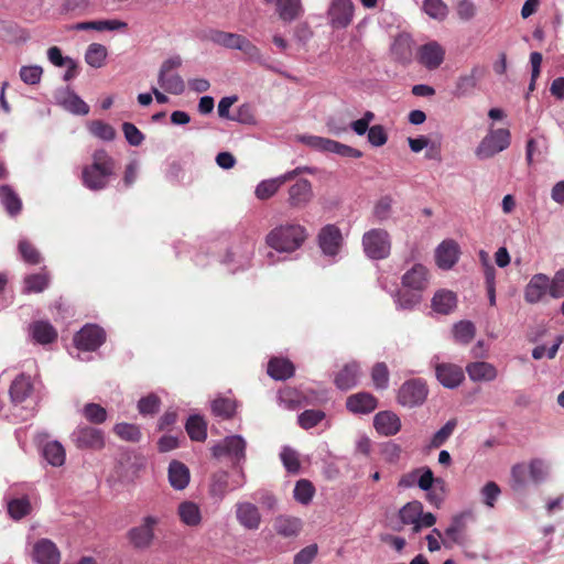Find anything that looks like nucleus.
<instances>
[{"label": "nucleus", "mask_w": 564, "mask_h": 564, "mask_svg": "<svg viewBox=\"0 0 564 564\" xmlns=\"http://www.w3.org/2000/svg\"><path fill=\"white\" fill-rule=\"evenodd\" d=\"M306 238L307 231L305 227L300 224L288 223L274 227L265 237V243L273 250L267 253V263L272 265L280 261L288 260V256L279 257L276 253L290 254L299 250Z\"/></svg>", "instance_id": "obj_1"}, {"label": "nucleus", "mask_w": 564, "mask_h": 564, "mask_svg": "<svg viewBox=\"0 0 564 564\" xmlns=\"http://www.w3.org/2000/svg\"><path fill=\"white\" fill-rule=\"evenodd\" d=\"M254 250L251 239H240L218 251L216 260L230 274L246 272L252 268Z\"/></svg>", "instance_id": "obj_2"}, {"label": "nucleus", "mask_w": 564, "mask_h": 564, "mask_svg": "<svg viewBox=\"0 0 564 564\" xmlns=\"http://www.w3.org/2000/svg\"><path fill=\"white\" fill-rule=\"evenodd\" d=\"M113 171V159L105 150H96L91 163L83 167V184L90 191H101L107 187Z\"/></svg>", "instance_id": "obj_3"}, {"label": "nucleus", "mask_w": 564, "mask_h": 564, "mask_svg": "<svg viewBox=\"0 0 564 564\" xmlns=\"http://www.w3.org/2000/svg\"><path fill=\"white\" fill-rule=\"evenodd\" d=\"M316 243L324 258L330 264L337 263L341 259V250L344 248V237L340 228L335 224L323 226L316 236Z\"/></svg>", "instance_id": "obj_4"}, {"label": "nucleus", "mask_w": 564, "mask_h": 564, "mask_svg": "<svg viewBox=\"0 0 564 564\" xmlns=\"http://www.w3.org/2000/svg\"><path fill=\"white\" fill-rule=\"evenodd\" d=\"M234 471L230 475L227 470L221 469L212 474L208 494L216 502L223 501L228 492L243 487L246 482L243 468L239 467V470L234 469Z\"/></svg>", "instance_id": "obj_5"}, {"label": "nucleus", "mask_w": 564, "mask_h": 564, "mask_svg": "<svg viewBox=\"0 0 564 564\" xmlns=\"http://www.w3.org/2000/svg\"><path fill=\"white\" fill-rule=\"evenodd\" d=\"M161 518L155 514H145L138 525L127 531V539L134 550L144 551L152 546L156 539V528Z\"/></svg>", "instance_id": "obj_6"}, {"label": "nucleus", "mask_w": 564, "mask_h": 564, "mask_svg": "<svg viewBox=\"0 0 564 564\" xmlns=\"http://www.w3.org/2000/svg\"><path fill=\"white\" fill-rule=\"evenodd\" d=\"M247 442L243 436L239 434L226 436L221 442L212 447V455L215 458L227 456L231 459L232 469L242 467L246 460Z\"/></svg>", "instance_id": "obj_7"}, {"label": "nucleus", "mask_w": 564, "mask_h": 564, "mask_svg": "<svg viewBox=\"0 0 564 564\" xmlns=\"http://www.w3.org/2000/svg\"><path fill=\"white\" fill-rule=\"evenodd\" d=\"M511 143V133L508 129H489L475 150L479 160H487L505 151Z\"/></svg>", "instance_id": "obj_8"}, {"label": "nucleus", "mask_w": 564, "mask_h": 564, "mask_svg": "<svg viewBox=\"0 0 564 564\" xmlns=\"http://www.w3.org/2000/svg\"><path fill=\"white\" fill-rule=\"evenodd\" d=\"M365 254L371 260H382L390 256L391 240L387 230L375 228L362 236Z\"/></svg>", "instance_id": "obj_9"}, {"label": "nucleus", "mask_w": 564, "mask_h": 564, "mask_svg": "<svg viewBox=\"0 0 564 564\" xmlns=\"http://www.w3.org/2000/svg\"><path fill=\"white\" fill-rule=\"evenodd\" d=\"M300 141L316 151L323 153H334L341 158L359 159L364 155L362 152L358 149L318 135H301Z\"/></svg>", "instance_id": "obj_10"}, {"label": "nucleus", "mask_w": 564, "mask_h": 564, "mask_svg": "<svg viewBox=\"0 0 564 564\" xmlns=\"http://www.w3.org/2000/svg\"><path fill=\"white\" fill-rule=\"evenodd\" d=\"M182 57L174 55L165 59L158 74V84L162 89L172 95H182L185 91L184 79L178 74H170L182 66Z\"/></svg>", "instance_id": "obj_11"}, {"label": "nucleus", "mask_w": 564, "mask_h": 564, "mask_svg": "<svg viewBox=\"0 0 564 564\" xmlns=\"http://www.w3.org/2000/svg\"><path fill=\"white\" fill-rule=\"evenodd\" d=\"M429 394L426 382L421 378L405 380L398 391V402L400 405L413 409L421 406Z\"/></svg>", "instance_id": "obj_12"}, {"label": "nucleus", "mask_w": 564, "mask_h": 564, "mask_svg": "<svg viewBox=\"0 0 564 564\" xmlns=\"http://www.w3.org/2000/svg\"><path fill=\"white\" fill-rule=\"evenodd\" d=\"M73 341L78 352L96 351L106 341V332L97 324H86L75 333Z\"/></svg>", "instance_id": "obj_13"}, {"label": "nucleus", "mask_w": 564, "mask_h": 564, "mask_svg": "<svg viewBox=\"0 0 564 564\" xmlns=\"http://www.w3.org/2000/svg\"><path fill=\"white\" fill-rule=\"evenodd\" d=\"M55 104L75 116L89 113V106L69 87H59L54 91Z\"/></svg>", "instance_id": "obj_14"}, {"label": "nucleus", "mask_w": 564, "mask_h": 564, "mask_svg": "<svg viewBox=\"0 0 564 564\" xmlns=\"http://www.w3.org/2000/svg\"><path fill=\"white\" fill-rule=\"evenodd\" d=\"M70 438L79 449L99 451L105 446L104 433L93 426H78L72 433Z\"/></svg>", "instance_id": "obj_15"}, {"label": "nucleus", "mask_w": 564, "mask_h": 564, "mask_svg": "<svg viewBox=\"0 0 564 564\" xmlns=\"http://www.w3.org/2000/svg\"><path fill=\"white\" fill-rule=\"evenodd\" d=\"M445 58V50L436 41H430L417 50V61L429 70L438 68Z\"/></svg>", "instance_id": "obj_16"}, {"label": "nucleus", "mask_w": 564, "mask_h": 564, "mask_svg": "<svg viewBox=\"0 0 564 564\" xmlns=\"http://www.w3.org/2000/svg\"><path fill=\"white\" fill-rule=\"evenodd\" d=\"M435 376L437 381L447 389L459 387L465 379V372L462 367L451 362L436 364Z\"/></svg>", "instance_id": "obj_17"}, {"label": "nucleus", "mask_w": 564, "mask_h": 564, "mask_svg": "<svg viewBox=\"0 0 564 564\" xmlns=\"http://www.w3.org/2000/svg\"><path fill=\"white\" fill-rule=\"evenodd\" d=\"M484 75V68L475 65L468 74H462L458 76L453 95L456 98H466L475 94L478 83Z\"/></svg>", "instance_id": "obj_18"}, {"label": "nucleus", "mask_w": 564, "mask_h": 564, "mask_svg": "<svg viewBox=\"0 0 564 564\" xmlns=\"http://www.w3.org/2000/svg\"><path fill=\"white\" fill-rule=\"evenodd\" d=\"M34 392V382L31 376L25 373L18 375L10 384V400L14 405L22 404L32 397Z\"/></svg>", "instance_id": "obj_19"}, {"label": "nucleus", "mask_w": 564, "mask_h": 564, "mask_svg": "<svg viewBox=\"0 0 564 564\" xmlns=\"http://www.w3.org/2000/svg\"><path fill=\"white\" fill-rule=\"evenodd\" d=\"M354 8L351 0H334L329 9L332 25L336 29L347 28L352 20Z\"/></svg>", "instance_id": "obj_20"}, {"label": "nucleus", "mask_w": 564, "mask_h": 564, "mask_svg": "<svg viewBox=\"0 0 564 564\" xmlns=\"http://www.w3.org/2000/svg\"><path fill=\"white\" fill-rule=\"evenodd\" d=\"M32 558L37 564H58L61 553L53 541L40 539L33 546Z\"/></svg>", "instance_id": "obj_21"}, {"label": "nucleus", "mask_w": 564, "mask_h": 564, "mask_svg": "<svg viewBox=\"0 0 564 564\" xmlns=\"http://www.w3.org/2000/svg\"><path fill=\"white\" fill-rule=\"evenodd\" d=\"M378 406L377 398L370 392H357L346 399V408L354 414H369Z\"/></svg>", "instance_id": "obj_22"}, {"label": "nucleus", "mask_w": 564, "mask_h": 564, "mask_svg": "<svg viewBox=\"0 0 564 564\" xmlns=\"http://www.w3.org/2000/svg\"><path fill=\"white\" fill-rule=\"evenodd\" d=\"M313 198L312 183L306 178H300L289 188L288 203L293 208L305 207Z\"/></svg>", "instance_id": "obj_23"}, {"label": "nucleus", "mask_w": 564, "mask_h": 564, "mask_svg": "<svg viewBox=\"0 0 564 564\" xmlns=\"http://www.w3.org/2000/svg\"><path fill=\"white\" fill-rule=\"evenodd\" d=\"M390 295L393 299L397 310L401 311H412L414 310L422 301V292L404 288L402 289L395 288L388 290Z\"/></svg>", "instance_id": "obj_24"}, {"label": "nucleus", "mask_w": 564, "mask_h": 564, "mask_svg": "<svg viewBox=\"0 0 564 564\" xmlns=\"http://www.w3.org/2000/svg\"><path fill=\"white\" fill-rule=\"evenodd\" d=\"M459 259V248L454 240L442 241L435 250V260L440 269H452Z\"/></svg>", "instance_id": "obj_25"}, {"label": "nucleus", "mask_w": 564, "mask_h": 564, "mask_svg": "<svg viewBox=\"0 0 564 564\" xmlns=\"http://www.w3.org/2000/svg\"><path fill=\"white\" fill-rule=\"evenodd\" d=\"M550 279L544 273L534 274L524 289V300L529 304L539 303L549 293Z\"/></svg>", "instance_id": "obj_26"}, {"label": "nucleus", "mask_w": 564, "mask_h": 564, "mask_svg": "<svg viewBox=\"0 0 564 564\" xmlns=\"http://www.w3.org/2000/svg\"><path fill=\"white\" fill-rule=\"evenodd\" d=\"M373 427L383 436H393L401 430V420L392 411H380L373 416Z\"/></svg>", "instance_id": "obj_27"}, {"label": "nucleus", "mask_w": 564, "mask_h": 564, "mask_svg": "<svg viewBox=\"0 0 564 564\" xmlns=\"http://www.w3.org/2000/svg\"><path fill=\"white\" fill-rule=\"evenodd\" d=\"M236 518L240 525L248 530H257L261 523L259 509L251 502H238L236 505Z\"/></svg>", "instance_id": "obj_28"}, {"label": "nucleus", "mask_w": 564, "mask_h": 564, "mask_svg": "<svg viewBox=\"0 0 564 564\" xmlns=\"http://www.w3.org/2000/svg\"><path fill=\"white\" fill-rule=\"evenodd\" d=\"M205 39L227 50L239 51L246 36L234 32L209 29L206 31Z\"/></svg>", "instance_id": "obj_29"}, {"label": "nucleus", "mask_w": 564, "mask_h": 564, "mask_svg": "<svg viewBox=\"0 0 564 564\" xmlns=\"http://www.w3.org/2000/svg\"><path fill=\"white\" fill-rule=\"evenodd\" d=\"M466 372L473 382H491L498 377L497 368L492 364L482 360L467 364Z\"/></svg>", "instance_id": "obj_30"}, {"label": "nucleus", "mask_w": 564, "mask_h": 564, "mask_svg": "<svg viewBox=\"0 0 564 564\" xmlns=\"http://www.w3.org/2000/svg\"><path fill=\"white\" fill-rule=\"evenodd\" d=\"M29 334L34 343L48 345L57 339V330L48 321H35L29 326Z\"/></svg>", "instance_id": "obj_31"}, {"label": "nucleus", "mask_w": 564, "mask_h": 564, "mask_svg": "<svg viewBox=\"0 0 564 564\" xmlns=\"http://www.w3.org/2000/svg\"><path fill=\"white\" fill-rule=\"evenodd\" d=\"M360 367L356 361L346 364L335 376L334 383L341 390L347 391L358 384Z\"/></svg>", "instance_id": "obj_32"}, {"label": "nucleus", "mask_w": 564, "mask_h": 564, "mask_svg": "<svg viewBox=\"0 0 564 564\" xmlns=\"http://www.w3.org/2000/svg\"><path fill=\"white\" fill-rule=\"evenodd\" d=\"M167 477L169 482L173 489L183 490L189 484L191 473L188 467L184 463L173 459L169 464Z\"/></svg>", "instance_id": "obj_33"}, {"label": "nucleus", "mask_w": 564, "mask_h": 564, "mask_svg": "<svg viewBox=\"0 0 564 564\" xmlns=\"http://www.w3.org/2000/svg\"><path fill=\"white\" fill-rule=\"evenodd\" d=\"M432 310L442 315L451 314L457 306V296L449 290H438L431 301Z\"/></svg>", "instance_id": "obj_34"}, {"label": "nucleus", "mask_w": 564, "mask_h": 564, "mask_svg": "<svg viewBox=\"0 0 564 564\" xmlns=\"http://www.w3.org/2000/svg\"><path fill=\"white\" fill-rule=\"evenodd\" d=\"M401 283L404 288L423 292L427 286V269L422 264L413 265L403 274Z\"/></svg>", "instance_id": "obj_35"}, {"label": "nucleus", "mask_w": 564, "mask_h": 564, "mask_svg": "<svg viewBox=\"0 0 564 564\" xmlns=\"http://www.w3.org/2000/svg\"><path fill=\"white\" fill-rule=\"evenodd\" d=\"M0 204L10 217L18 216L22 210V200L11 185H0Z\"/></svg>", "instance_id": "obj_36"}, {"label": "nucleus", "mask_w": 564, "mask_h": 564, "mask_svg": "<svg viewBox=\"0 0 564 564\" xmlns=\"http://www.w3.org/2000/svg\"><path fill=\"white\" fill-rule=\"evenodd\" d=\"M267 372L272 379L284 381L294 375L295 367L286 358L273 357L268 362Z\"/></svg>", "instance_id": "obj_37"}, {"label": "nucleus", "mask_w": 564, "mask_h": 564, "mask_svg": "<svg viewBox=\"0 0 564 564\" xmlns=\"http://www.w3.org/2000/svg\"><path fill=\"white\" fill-rule=\"evenodd\" d=\"M51 282V276L44 270L36 273L26 274L22 281V293L33 294L45 291Z\"/></svg>", "instance_id": "obj_38"}, {"label": "nucleus", "mask_w": 564, "mask_h": 564, "mask_svg": "<svg viewBox=\"0 0 564 564\" xmlns=\"http://www.w3.org/2000/svg\"><path fill=\"white\" fill-rule=\"evenodd\" d=\"M7 511L11 519L19 521L31 513L32 506L28 496L19 498L4 497Z\"/></svg>", "instance_id": "obj_39"}, {"label": "nucleus", "mask_w": 564, "mask_h": 564, "mask_svg": "<svg viewBox=\"0 0 564 564\" xmlns=\"http://www.w3.org/2000/svg\"><path fill=\"white\" fill-rule=\"evenodd\" d=\"M421 509H423L422 502L417 500L410 501L405 503L400 510H399V519L402 524H412L413 532L419 533L420 532V525H417L420 516H421Z\"/></svg>", "instance_id": "obj_40"}, {"label": "nucleus", "mask_w": 564, "mask_h": 564, "mask_svg": "<svg viewBox=\"0 0 564 564\" xmlns=\"http://www.w3.org/2000/svg\"><path fill=\"white\" fill-rule=\"evenodd\" d=\"M177 514L182 523L187 527H197L202 522V512L197 503L186 500L177 507Z\"/></svg>", "instance_id": "obj_41"}, {"label": "nucleus", "mask_w": 564, "mask_h": 564, "mask_svg": "<svg viewBox=\"0 0 564 564\" xmlns=\"http://www.w3.org/2000/svg\"><path fill=\"white\" fill-rule=\"evenodd\" d=\"M17 249L21 260L29 265H37L44 260L37 248L24 237L19 239Z\"/></svg>", "instance_id": "obj_42"}, {"label": "nucleus", "mask_w": 564, "mask_h": 564, "mask_svg": "<svg viewBox=\"0 0 564 564\" xmlns=\"http://www.w3.org/2000/svg\"><path fill=\"white\" fill-rule=\"evenodd\" d=\"M185 430L192 441L204 442L207 438V423L199 414L187 417Z\"/></svg>", "instance_id": "obj_43"}, {"label": "nucleus", "mask_w": 564, "mask_h": 564, "mask_svg": "<svg viewBox=\"0 0 564 564\" xmlns=\"http://www.w3.org/2000/svg\"><path fill=\"white\" fill-rule=\"evenodd\" d=\"M274 529L283 538H293L300 533L302 522L299 518L280 516L275 519Z\"/></svg>", "instance_id": "obj_44"}, {"label": "nucleus", "mask_w": 564, "mask_h": 564, "mask_svg": "<svg viewBox=\"0 0 564 564\" xmlns=\"http://www.w3.org/2000/svg\"><path fill=\"white\" fill-rule=\"evenodd\" d=\"M42 456L50 465L59 467L65 463V448L58 441H51L43 446Z\"/></svg>", "instance_id": "obj_45"}, {"label": "nucleus", "mask_w": 564, "mask_h": 564, "mask_svg": "<svg viewBox=\"0 0 564 564\" xmlns=\"http://www.w3.org/2000/svg\"><path fill=\"white\" fill-rule=\"evenodd\" d=\"M245 55V61L249 63H257L268 69L275 70L268 62V58L262 54L261 50L246 37L239 48Z\"/></svg>", "instance_id": "obj_46"}, {"label": "nucleus", "mask_w": 564, "mask_h": 564, "mask_svg": "<svg viewBox=\"0 0 564 564\" xmlns=\"http://www.w3.org/2000/svg\"><path fill=\"white\" fill-rule=\"evenodd\" d=\"M279 18L292 22L302 14L301 0H275Z\"/></svg>", "instance_id": "obj_47"}, {"label": "nucleus", "mask_w": 564, "mask_h": 564, "mask_svg": "<svg viewBox=\"0 0 564 564\" xmlns=\"http://www.w3.org/2000/svg\"><path fill=\"white\" fill-rule=\"evenodd\" d=\"M286 183V180L284 178V174L261 181L254 191V195L258 199L265 200L272 197L279 188Z\"/></svg>", "instance_id": "obj_48"}, {"label": "nucleus", "mask_w": 564, "mask_h": 564, "mask_svg": "<svg viewBox=\"0 0 564 564\" xmlns=\"http://www.w3.org/2000/svg\"><path fill=\"white\" fill-rule=\"evenodd\" d=\"M108 56L107 47L99 43H91L85 52V62L93 68H100L105 65Z\"/></svg>", "instance_id": "obj_49"}, {"label": "nucleus", "mask_w": 564, "mask_h": 564, "mask_svg": "<svg viewBox=\"0 0 564 564\" xmlns=\"http://www.w3.org/2000/svg\"><path fill=\"white\" fill-rule=\"evenodd\" d=\"M210 408L213 414L223 420L231 419L236 412L235 401L225 397H218L215 400H213Z\"/></svg>", "instance_id": "obj_50"}, {"label": "nucleus", "mask_w": 564, "mask_h": 564, "mask_svg": "<svg viewBox=\"0 0 564 564\" xmlns=\"http://www.w3.org/2000/svg\"><path fill=\"white\" fill-rule=\"evenodd\" d=\"M457 426V420H448L438 431L431 437L429 448H440L443 446L454 433Z\"/></svg>", "instance_id": "obj_51"}, {"label": "nucleus", "mask_w": 564, "mask_h": 564, "mask_svg": "<svg viewBox=\"0 0 564 564\" xmlns=\"http://www.w3.org/2000/svg\"><path fill=\"white\" fill-rule=\"evenodd\" d=\"M315 494V488L313 484L307 479H300L295 482V487L293 490L294 499L301 505H308Z\"/></svg>", "instance_id": "obj_52"}, {"label": "nucleus", "mask_w": 564, "mask_h": 564, "mask_svg": "<svg viewBox=\"0 0 564 564\" xmlns=\"http://www.w3.org/2000/svg\"><path fill=\"white\" fill-rule=\"evenodd\" d=\"M422 10L431 19L443 21L448 14V7L443 0H424Z\"/></svg>", "instance_id": "obj_53"}, {"label": "nucleus", "mask_w": 564, "mask_h": 564, "mask_svg": "<svg viewBox=\"0 0 564 564\" xmlns=\"http://www.w3.org/2000/svg\"><path fill=\"white\" fill-rule=\"evenodd\" d=\"M476 328L470 321H460L453 327V334L459 344L467 345L475 337Z\"/></svg>", "instance_id": "obj_54"}, {"label": "nucleus", "mask_w": 564, "mask_h": 564, "mask_svg": "<svg viewBox=\"0 0 564 564\" xmlns=\"http://www.w3.org/2000/svg\"><path fill=\"white\" fill-rule=\"evenodd\" d=\"M325 419V412L322 410H304L297 415V423L304 430H311L318 425Z\"/></svg>", "instance_id": "obj_55"}, {"label": "nucleus", "mask_w": 564, "mask_h": 564, "mask_svg": "<svg viewBox=\"0 0 564 564\" xmlns=\"http://www.w3.org/2000/svg\"><path fill=\"white\" fill-rule=\"evenodd\" d=\"M161 406V399L155 393H149L142 397L137 404L138 411L142 416H153Z\"/></svg>", "instance_id": "obj_56"}, {"label": "nucleus", "mask_w": 564, "mask_h": 564, "mask_svg": "<svg viewBox=\"0 0 564 564\" xmlns=\"http://www.w3.org/2000/svg\"><path fill=\"white\" fill-rule=\"evenodd\" d=\"M89 131L94 137L102 141H112L116 138L115 128L101 120L91 121L89 124Z\"/></svg>", "instance_id": "obj_57"}, {"label": "nucleus", "mask_w": 564, "mask_h": 564, "mask_svg": "<svg viewBox=\"0 0 564 564\" xmlns=\"http://www.w3.org/2000/svg\"><path fill=\"white\" fill-rule=\"evenodd\" d=\"M113 432L121 438L128 442H139L142 437L139 426L130 423H117Z\"/></svg>", "instance_id": "obj_58"}, {"label": "nucleus", "mask_w": 564, "mask_h": 564, "mask_svg": "<svg viewBox=\"0 0 564 564\" xmlns=\"http://www.w3.org/2000/svg\"><path fill=\"white\" fill-rule=\"evenodd\" d=\"M280 459L290 474H297L300 471V460L296 451H294L292 447L285 445L282 447V451L280 453Z\"/></svg>", "instance_id": "obj_59"}, {"label": "nucleus", "mask_w": 564, "mask_h": 564, "mask_svg": "<svg viewBox=\"0 0 564 564\" xmlns=\"http://www.w3.org/2000/svg\"><path fill=\"white\" fill-rule=\"evenodd\" d=\"M393 199L390 195L380 197L373 206V217L378 223L389 219L392 209Z\"/></svg>", "instance_id": "obj_60"}, {"label": "nucleus", "mask_w": 564, "mask_h": 564, "mask_svg": "<svg viewBox=\"0 0 564 564\" xmlns=\"http://www.w3.org/2000/svg\"><path fill=\"white\" fill-rule=\"evenodd\" d=\"M414 473L415 477L419 475V478L416 480L419 488L424 491L431 490L435 482L443 485V480L440 478H435L432 469L427 466L417 468L414 470Z\"/></svg>", "instance_id": "obj_61"}, {"label": "nucleus", "mask_w": 564, "mask_h": 564, "mask_svg": "<svg viewBox=\"0 0 564 564\" xmlns=\"http://www.w3.org/2000/svg\"><path fill=\"white\" fill-rule=\"evenodd\" d=\"M83 414L87 419V421L94 424H101L107 420L106 409L100 404L94 402L85 404L83 409Z\"/></svg>", "instance_id": "obj_62"}, {"label": "nucleus", "mask_w": 564, "mask_h": 564, "mask_svg": "<svg viewBox=\"0 0 564 564\" xmlns=\"http://www.w3.org/2000/svg\"><path fill=\"white\" fill-rule=\"evenodd\" d=\"M371 379L376 389L384 390L389 386V369L384 362H377L371 370Z\"/></svg>", "instance_id": "obj_63"}, {"label": "nucleus", "mask_w": 564, "mask_h": 564, "mask_svg": "<svg viewBox=\"0 0 564 564\" xmlns=\"http://www.w3.org/2000/svg\"><path fill=\"white\" fill-rule=\"evenodd\" d=\"M43 68L40 65L22 66L19 70L20 79L26 85H37L41 82Z\"/></svg>", "instance_id": "obj_64"}]
</instances>
